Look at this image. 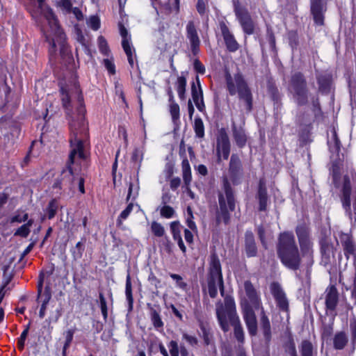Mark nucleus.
I'll return each instance as SVG.
<instances>
[{"label":"nucleus","instance_id":"54","mask_svg":"<svg viewBox=\"0 0 356 356\" xmlns=\"http://www.w3.org/2000/svg\"><path fill=\"white\" fill-rule=\"evenodd\" d=\"M350 330L351 332V341L353 346L356 344V318H353L350 323Z\"/></svg>","mask_w":356,"mask_h":356},{"label":"nucleus","instance_id":"20","mask_svg":"<svg viewBox=\"0 0 356 356\" xmlns=\"http://www.w3.org/2000/svg\"><path fill=\"white\" fill-rule=\"evenodd\" d=\"M311 11L313 15L314 22L318 25L323 24V6L321 0L311 1Z\"/></svg>","mask_w":356,"mask_h":356},{"label":"nucleus","instance_id":"8","mask_svg":"<svg viewBox=\"0 0 356 356\" xmlns=\"http://www.w3.org/2000/svg\"><path fill=\"white\" fill-rule=\"evenodd\" d=\"M227 88L230 95L238 94L240 99L245 102L246 109L250 111L252 106V99L250 90L241 74L232 76L226 74Z\"/></svg>","mask_w":356,"mask_h":356},{"label":"nucleus","instance_id":"18","mask_svg":"<svg viewBox=\"0 0 356 356\" xmlns=\"http://www.w3.org/2000/svg\"><path fill=\"white\" fill-rule=\"evenodd\" d=\"M270 289L280 309L283 311L287 310L288 301L280 286L277 283H273L271 284Z\"/></svg>","mask_w":356,"mask_h":356},{"label":"nucleus","instance_id":"7","mask_svg":"<svg viewBox=\"0 0 356 356\" xmlns=\"http://www.w3.org/2000/svg\"><path fill=\"white\" fill-rule=\"evenodd\" d=\"M219 209L216 213L217 223L223 221L228 223L230 218L229 211L235 209V201L232 189L227 178L223 179V192L218 193Z\"/></svg>","mask_w":356,"mask_h":356},{"label":"nucleus","instance_id":"27","mask_svg":"<svg viewBox=\"0 0 356 356\" xmlns=\"http://www.w3.org/2000/svg\"><path fill=\"white\" fill-rule=\"evenodd\" d=\"M33 224V220L29 219L25 224L17 229L14 233V236L26 238L31 232V227Z\"/></svg>","mask_w":356,"mask_h":356},{"label":"nucleus","instance_id":"44","mask_svg":"<svg viewBox=\"0 0 356 356\" xmlns=\"http://www.w3.org/2000/svg\"><path fill=\"white\" fill-rule=\"evenodd\" d=\"M152 232L156 236L161 237L165 233L164 227L156 222H153L151 225Z\"/></svg>","mask_w":356,"mask_h":356},{"label":"nucleus","instance_id":"60","mask_svg":"<svg viewBox=\"0 0 356 356\" xmlns=\"http://www.w3.org/2000/svg\"><path fill=\"white\" fill-rule=\"evenodd\" d=\"M182 337L192 346H194L197 343V339L194 336L189 335L184 332L183 333Z\"/></svg>","mask_w":356,"mask_h":356},{"label":"nucleus","instance_id":"15","mask_svg":"<svg viewBox=\"0 0 356 356\" xmlns=\"http://www.w3.org/2000/svg\"><path fill=\"white\" fill-rule=\"evenodd\" d=\"M229 175L231 181L234 184H238L242 175V165L238 156L232 154L230 159Z\"/></svg>","mask_w":356,"mask_h":356},{"label":"nucleus","instance_id":"37","mask_svg":"<svg viewBox=\"0 0 356 356\" xmlns=\"http://www.w3.org/2000/svg\"><path fill=\"white\" fill-rule=\"evenodd\" d=\"M194 130L198 138H203L204 136V127L201 118H197L194 120Z\"/></svg>","mask_w":356,"mask_h":356},{"label":"nucleus","instance_id":"14","mask_svg":"<svg viewBox=\"0 0 356 356\" xmlns=\"http://www.w3.org/2000/svg\"><path fill=\"white\" fill-rule=\"evenodd\" d=\"M216 152L218 159H227L230 152V143L226 133L221 132L217 138Z\"/></svg>","mask_w":356,"mask_h":356},{"label":"nucleus","instance_id":"31","mask_svg":"<svg viewBox=\"0 0 356 356\" xmlns=\"http://www.w3.org/2000/svg\"><path fill=\"white\" fill-rule=\"evenodd\" d=\"M126 298L129 303V309L131 310L133 307L134 299L132 296V289L130 275L128 274L126 279L125 287Z\"/></svg>","mask_w":356,"mask_h":356},{"label":"nucleus","instance_id":"52","mask_svg":"<svg viewBox=\"0 0 356 356\" xmlns=\"http://www.w3.org/2000/svg\"><path fill=\"white\" fill-rule=\"evenodd\" d=\"M318 83L319 84V89L321 90H325L329 86L330 79L327 76H318L317 77Z\"/></svg>","mask_w":356,"mask_h":356},{"label":"nucleus","instance_id":"19","mask_svg":"<svg viewBox=\"0 0 356 356\" xmlns=\"http://www.w3.org/2000/svg\"><path fill=\"white\" fill-rule=\"evenodd\" d=\"M340 242L343 248V251L347 259L350 256H355V246L351 236L348 234L341 233L339 236Z\"/></svg>","mask_w":356,"mask_h":356},{"label":"nucleus","instance_id":"40","mask_svg":"<svg viewBox=\"0 0 356 356\" xmlns=\"http://www.w3.org/2000/svg\"><path fill=\"white\" fill-rule=\"evenodd\" d=\"M301 356H312V344L308 341H303L300 346Z\"/></svg>","mask_w":356,"mask_h":356},{"label":"nucleus","instance_id":"45","mask_svg":"<svg viewBox=\"0 0 356 356\" xmlns=\"http://www.w3.org/2000/svg\"><path fill=\"white\" fill-rule=\"evenodd\" d=\"M151 319H152L154 326L156 328H159V327H163V323L160 317L159 314L156 310H153L151 312Z\"/></svg>","mask_w":356,"mask_h":356},{"label":"nucleus","instance_id":"62","mask_svg":"<svg viewBox=\"0 0 356 356\" xmlns=\"http://www.w3.org/2000/svg\"><path fill=\"white\" fill-rule=\"evenodd\" d=\"M197 10L200 15H204L206 12V3L204 0H198L197 2Z\"/></svg>","mask_w":356,"mask_h":356},{"label":"nucleus","instance_id":"28","mask_svg":"<svg viewBox=\"0 0 356 356\" xmlns=\"http://www.w3.org/2000/svg\"><path fill=\"white\" fill-rule=\"evenodd\" d=\"M258 199L259 202V210L265 211L267 207V191L265 188L262 186V182L260 181L259 188L258 191Z\"/></svg>","mask_w":356,"mask_h":356},{"label":"nucleus","instance_id":"64","mask_svg":"<svg viewBox=\"0 0 356 356\" xmlns=\"http://www.w3.org/2000/svg\"><path fill=\"white\" fill-rule=\"evenodd\" d=\"M286 352L290 356H298L296 346L293 341H290L286 349Z\"/></svg>","mask_w":356,"mask_h":356},{"label":"nucleus","instance_id":"17","mask_svg":"<svg viewBox=\"0 0 356 356\" xmlns=\"http://www.w3.org/2000/svg\"><path fill=\"white\" fill-rule=\"evenodd\" d=\"M350 193L351 188L349 178L348 176H344L341 201L343 208L346 209V211L348 213L349 218L352 220V213L350 212Z\"/></svg>","mask_w":356,"mask_h":356},{"label":"nucleus","instance_id":"2","mask_svg":"<svg viewBox=\"0 0 356 356\" xmlns=\"http://www.w3.org/2000/svg\"><path fill=\"white\" fill-rule=\"evenodd\" d=\"M35 6L36 10L31 13L33 17L37 21L44 18L47 25L42 27V31L49 44V54L52 58L59 49L63 58H72V55L66 43V37L60 27L57 19L52 10L46 6L44 0H31Z\"/></svg>","mask_w":356,"mask_h":356},{"label":"nucleus","instance_id":"33","mask_svg":"<svg viewBox=\"0 0 356 356\" xmlns=\"http://www.w3.org/2000/svg\"><path fill=\"white\" fill-rule=\"evenodd\" d=\"M196 82L197 86L195 83H193L191 86V94L193 100H195L196 99L200 98V97L203 96L202 90L200 85V78L198 76H196Z\"/></svg>","mask_w":356,"mask_h":356},{"label":"nucleus","instance_id":"34","mask_svg":"<svg viewBox=\"0 0 356 356\" xmlns=\"http://www.w3.org/2000/svg\"><path fill=\"white\" fill-rule=\"evenodd\" d=\"M59 208V204L57 200H52L49 202L47 209L46 213L49 219H52Z\"/></svg>","mask_w":356,"mask_h":356},{"label":"nucleus","instance_id":"42","mask_svg":"<svg viewBox=\"0 0 356 356\" xmlns=\"http://www.w3.org/2000/svg\"><path fill=\"white\" fill-rule=\"evenodd\" d=\"M87 25L92 30L97 31L100 27V19L96 15L90 16L86 21Z\"/></svg>","mask_w":356,"mask_h":356},{"label":"nucleus","instance_id":"55","mask_svg":"<svg viewBox=\"0 0 356 356\" xmlns=\"http://www.w3.org/2000/svg\"><path fill=\"white\" fill-rule=\"evenodd\" d=\"M99 303L102 314L104 318L106 319L107 317V306L106 299L102 293H99Z\"/></svg>","mask_w":356,"mask_h":356},{"label":"nucleus","instance_id":"4","mask_svg":"<svg viewBox=\"0 0 356 356\" xmlns=\"http://www.w3.org/2000/svg\"><path fill=\"white\" fill-rule=\"evenodd\" d=\"M224 302V305L221 302L216 305V315L220 327L224 332H227L231 325L234 327L236 339L239 342H243L244 333L239 318L236 314L234 300L231 296H226Z\"/></svg>","mask_w":356,"mask_h":356},{"label":"nucleus","instance_id":"47","mask_svg":"<svg viewBox=\"0 0 356 356\" xmlns=\"http://www.w3.org/2000/svg\"><path fill=\"white\" fill-rule=\"evenodd\" d=\"M138 190L139 186L138 183H130L129 186L127 200H129V198L134 199L138 195Z\"/></svg>","mask_w":356,"mask_h":356},{"label":"nucleus","instance_id":"11","mask_svg":"<svg viewBox=\"0 0 356 356\" xmlns=\"http://www.w3.org/2000/svg\"><path fill=\"white\" fill-rule=\"evenodd\" d=\"M234 13L243 31L248 35L254 33L255 24L248 11L241 6L238 0H234Z\"/></svg>","mask_w":356,"mask_h":356},{"label":"nucleus","instance_id":"59","mask_svg":"<svg viewBox=\"0 0 356 356\" xmlns=\"http://www.w3.org/2000/svg\"><path fill=\"white\" fill-rule=\"evenodd\" d=\"M104 64L106 70L108 71V72L111 74H115V65L111 60L106 58L104 60Z\"/></svg>","mask_w":356,"mask_h":356},{"label":"nucleus","instance_id":"16","mask_svg":"<svg viewBox=\"0 0 356 356\" xmlns=\"http://www.w3.org/2000/svg\"><path fill=\"white\" fill-rule=\"evenodd\" d=\"M220 29L227 49L232 52L237 51L239 44L227 26L224 22H221L220 24Z\"/></svg>","mask_w":356,"mask_h":356},{"label":"nucleus","instance_id":"10","mask_svg":"<svg viewBox=\"0 0 356 356\" xmlns=\"http://www.w3.org/2000/svg\"><path fill=\"white\" fill-rule=\"evenodd\" d=\"M296 234L300 246L302 258L306 260L308 266H311L313 263V250L308 229L305 226H298L296 228Z\"/></svg>","mask_w":356,"mask_h":356},{"label":"nucleus","instance_id":"12","mask_svg":"<svg viewBox=\"0 0 356 356\" xmlns=\"http://www.w3.org/2000/svg\"><path fill=\"white\" fill-rule=\"evenodd\" d=\"M120 33L122 38V46L127 56L128 62L131 67L134 65V49L131 42V35L129 34L126 28L122 25L120 26Z\"/></svg>","mask_w":356,"mask_h":356},{"label":"nucleus","instance_id":"25","mask_svg":"<svg viewBox=\"0 0 356 356\" xmlns=\"http://www.w3.org/2000/svg\"><path fill=\"white\" fill-rule=\"evenodd\" d=\"M233 135L236 145L239 147H243L245 145L247 141V136L245 131L242 128L233 127Z\"/></svg>","mask_w":356,"mask_h":356},{"label":"nucleus","instance_id":"29","mask_svg":"<svg viewBox=\"0 0 356 356\" xmlns=\"http://www.w3.org/2000/svg\"><path fill=\"white\" fill-rule=\"evenodd\" d=\"M134 208V204L130 203L127 205V207L120 213L119 215L117 221L116 225L120 229H124L123 221L125 220L130 213L132 212Z\"/></svg>","mask_w":356,"mask_h":356},{"label":"nucleus","instance_id":"38","mask_svg":"<svg viewBox=\"0 0 356 356\" xmlns=\"http://www.w3.org/2000/svg\"><path fill=\"white\" fill-rule=\"evenodd\" d=\"M153 7L158 12V9L171 10L170 0H150Z\"/></svg>","mask_w":356,"mask_h":356},{"label":"nucleus","instance_id":"3","mask_svg":"<svg viewBox=\"0 0 356 356\" xmlns=\"http://www.w3.org/2000/svg\"><path fill=\"white\" fill-rule=\"evenodd\" d=\"M244 288L247 298L242 300L241 305L244 321L248 327L249 334L254 336L257 332V323L254 309H261V325L264 335L267 340L270 338V324L267 316L264 313L260 298L252 283L245 281Z\"/></svg>","mask_w":356,"mask_h":356},{"label":"nucleus","instance_id":"46","mask_svg":"<svg viewBox=\"0 0 356 356\" xmlns=\"http://www.w3.org/2000/svg\"><path fill=\"white\" fill-rule=\"evenodd\" d=\"M61 308H56L54 311L51 312L47 321H48L49 324L52 323H56L58 321L59 318L61 316Z\"/></svg>","mask_w":356,"mask_h":356},{"label":"nucleus","instance_id":"36","mask_svg":"<svg viewBox=\"0 0 356 356\" xmlns=\"http://www.w3.org/2000/svg\"><path fill=\"white\" fill-rule=\"evenodd\" d=\"M29 220V214L24 211H16L10 218V222L22 223Z\"/></svg>","mask_w":356,"mask_h":356},{"label":"nucleus","instance_id":"41","mask_svg":"<svg viewBox=\"0 0 356 356\" xmlns=\"http://www.w3.org/2000/svg\"><path fill=\"white\" fill-rule=\"evenodd\" d=\"M97 42L99 51L105 56H108L110 49L106 39L103 36H99Z\"/></svg>","mask_w":356,"mask_h":356},{"label":"nucleus","instance_id":"48","mask_svg":"<svg viewBox=\"0 0 356 356\" xmlns=\"http://www.w3.org/2000/svg\"><path fill=\"white\" fill-rule=\"evenodd\" d=\"M73 335H74V332L72 330H67L65 333V344H64V346H63V356H65L66 350L67 349V348L69 347L70 343L72 341Z\"/></svg>","mask_w":356,"mask_h":356},{"label":"nucleus","instance_id":"63","mask_svg":"<svg viewBox=\"0 0 356 356\" xmlns=\"http://www.w3.org/2000/svg\"><path fill=\"white\" fill-rule=\"evenodd\" d=\"M193 102H194L197 108L200 112H203L204 108H205V106H204V99H203V96L200 97L198 99H196L193 100Z\"/></svg>","mask_w":356,"mask_h":356},{"label":"nucleus","instance_id":"30","mask_svg":"<svg viewBox=\"0 0 356 356\" xmlns=\"http://www.w3.org/2000/svg\"><path fill=\"white\" fill-rule=\"evenodd\" d=\"M183 179L185 185H190L192 180L191 166L187 159H184L181 163Z\"/></svg>","mask_w":356,"mask_h":356},{"label":"nucleus","instance_id":"50","mask_svg":"<svg viewBox=\"0 0 356 356\" xmlns=\"http://www.w3.org/2000/svg\"><path fill=\"white\" fill-rule=\"evenodd\" d=\"M168 348L171 356H179V350L178 343L175 341H171L168 344Z\"/></svg>","mask_w":356,"mask_h":356},{"label":"nucleus","instance_id":"56","mask_svg":"<svg viewBox=\"0 0 356 356\" xmlns=\"http://www.w3.org/2000/svg\"><path fill=\"white\" fill-rule=\"evenodd\" d=\"M29 332V326L22 332L19 339H18L17 346L21 350L24 348L25 340Z\"/></svg>","mask_w":356,"mask_h":356},{"label":"nucleus","instance_id":"21","mask_svg":"<svg viewBox=\"0 0 356 356\" xmlns=\"http://www.w3.org/2000/svg\"><path fill=\"white\" fill-rule=\"evenodd\" d=\"M38 298H42V302L39 312V316L40 318H43L46 314V309L47 305L51 298V293L48 290H45V291L42 294V281L40 280L38 283Z\"/></svg>","mask_w":356,"mask_h":356},{"label":"nucleus","instance_id":"22","mask_svg":"<svg viewBox=\"0 0 356 356\" xmlns=\"http://www.w3.org/2000/svg\"><path fill=\"white\" fill-rule=\"evenodd\" d=\"M327 145L330 151L332 154H339L341 143L338 138L337 130L334 127H332L327 134Z\"/></svg>","mask_w":356,"mask_h":356},{"label":"nucleus","instance_id":"43","mask_svg":"<svg viewBox=\"0 0 356 356\" xmlns=\"http://www.w3.org/2000/svg\"><path fill=\"white\" fill-rule=\"evenodd\" d=\"M187 218H186V224L188 227L190 228L192 231H196L197 230V226L195 225V222L193 221V214L192 211V209L191 207H187Z\"/></svg>","mask_w":356,"mask_h":356},{"label":"nucleus","instance_id":"35","mask_svg":"<svg viewBox=\"0 0 356 356\" xmlns=\"http://www.w3.org/2000/svg\"><path fill=\"white\" fill-rule=\"evenodd\" d=\"M169 111L172 117V122L176 123L179 120V106L175 102H169Z\"/></svg>","mask_w":356,"mask_h":356},{"label":"nucleus","instance_id":"26","mask_svg":"<svg viewBox=\"0 0 356 356\" xmlns=\"http://www.w3.org/2000/svg\"><path fill=\"white\" fill-rule=\"evenodd\" d=\"M348 342V337L345 332H337L333 339L334 347L336 349H343Z\"/></svg>","mask_w":356,"mask_h":356},{"label":"nucleus","instance_id":"23","mask_svg":"<svg viewBox=\"0 0 356 356\" xmlns=\"http://www.w3.org/2000/svg\"><path fill=\"white\" fill-rule=\"evenodd\" d=\"M338 301V293L334 286H329L326 290L325 304L327 309L334 310Z\"/></svg>","mask_w":356,"mask_h":356},{"label":"nucleus","instance_id":"13","mask_svg":"<svg viewBox=\"0 0 356 356\" xmlns=\"http://www.w3.org/2000/svg\"><path fill=\"white\" fill-rule=\"evenodd\" d=\"M186 38L188 40L192 53L197 55L199 52L200 40L197 28L193 21H189L186 26Z\"/></svg>","mask_w":356,"mask_h":356},{"label":"nucleus","instance_id":"51","mask_svg":"<svg viewBox=\"0 0 356 356\" xmlns=\"http://www.w3.org/2000/svg\"><path fill=\"white\" fill-rule=\"evenodd\" d=\"M175 214V210L170 206H164L161 209V215L166 218H172Z\"/></svg>","mask_w":356,"mask_h":356},{"label":"nucleus","instance_id":"24","mask_svg":"<svg viewBox=\"0 0 356 356\" xmlns=\"http://www.w3.org/2000/svg\"><path fill=\"white\" fill-rule=\"evenodd\" d=\"M245 250L248 257H254L256 255L257 247L253 234L251 232H247L245 233Z\"/></svg>","mask_w":356,"mask_h":356},{"label":"nucleus","instance_id":"1","mask_svg":"<svg viewBox=\"0 0 356 356\" xmlns=\"http://www.w3.org/2000/svg\"><path fill=\"white\" fill-rule=\"evenodd\" d=\"M60 92L63 105L70 118L71 151L68 167L62 171L59 184L60 187L67 185H70L72 188L78 187L79 191L83 194L84 178L82 175L76 174V167L85 161L89 145L83 97L75 81L70 85L61 86Z\"/></svg>","mask_w":356,"mask_h":356},{"label":"nucleus","instance_id":"39","mask_svg":"<svg viewBox=\"0 0 356 356\" xmlns=\"http://www.w3.org/2000/svg\"><path fill=\"white\" fill-rule=\"evenodd\" d=\"M182 227L179 221H173L170 223V230L174 240L181 237Z\"/></svg>","mask_w":356,"mask_h":356},{"label":"nucleus","instance_id":"9","mask_svg":"<svg viewBox=\"0 0 356 356\" xmlns=\"http://www.w3.org/2000/svg\"><path fill=\"white\" fill-rule=\"evenodd\" d=\"M218 288L223 296L224 285L221 264L217 254L213 253L210 257L208 279L209 293L211 298H215L217 296Z\"/></svg>","mask_w":356,"mask_h":356},{"label":"nucleus","instance_id":"57","mask_svg":"<svg viewBox=\"0 0 356 356\" xmlns=\"http://www.w3.org/2000/svg\"><path fill=\"white\" fill-rule=\"evenodd\" d=\"M170 277L176 281L177 286L180 289H184L186 286V284L183 282L182 277L177 274H171Z\"/></svg>","mask_w":356,"mask_h":356},{"label":"nucleus","instance_id":"32","mask_svg":"<svg viewBox=\"0 0 356 356\" xmlns=\"http://www.w3.org/2000/svg\"><path fill=\"white\" fill-rule=\"evenodd\" d=\"M186 80L184 76H179L177 80L176 87L179 97L181 99H185Z\"/></svg>","mask_w":356,"mask_h":356},{"label":"nucleus","instance_id":"58","mask_svg":"<svg viewBox=\"0 0 356 356\" xmlns=\"http://www.w3.org/2000/svg\"><path fill=\"white\" fill-rule=\"evenodd\" d=\"M194 70L199 74H204L205 73V67L197 59H195L193 63Z\"/></svg>","mask_w":356,"mask_h":356},{"label":"nucleus","instance_id":"5","mask_svg":"<svg viewBox=\"0 0 356 356\" xmlns=\"http://www.w3.org/2000/svg\"><path fill=\"white\" fill-rule=\"evenodd\" d=\"M277 254L282 263L288 268L297 270L300 265L301 257L295 237L291 232L280 234L277 245Z\"/></svg>","mask_w":356,"mask_h":356},{"label":"nucleus","instance_id":"61","mask_svg":"<svg viewBox=\"0 0 356 356\" xmlns=\"http://www.w3.org/2000/svg\"><path fill=\"white\" fill-rule=\"evenodd\" d=\"M58 4L67 12H70L72 8V4L70 0H60Z\"/></svg>","mask_w":356,"mask_h":356},{"label":"nucleus","instance_id":"49","mask_svg":"<svg viewBox=\"0 0 356 356\" xmlns=\"http://www.w3.org/2000/svg\"><path fill=\"white\" fill-rule=\"evenodd\" d=\"M84 251V247L81 241H79L75 246V250L72 252L73 257L75 259L81 258Z\"/></svg>","mask_w":356,"mask_h":356},{"label":"nucleus","instance_id":"53","mask_svg":"<svg viewBox=\"0 0 356 356\" xmlns=\"http://www.w3.org/2000/svg\"><path fill=\"white\" fill-rule=\"evenodd\" d=\"M143 159V149L136 148L133 152L132 160L136 163H140Z\"/></svg>","mask_w":356,"mask_h":356},{"label":"nucleus","instance_id":"6","mask_svg":"<svg viewBox=\"0 0 356 356\" xmlns=\"http://www.w3.org/2000/svg\"><path fill=\"white\" fill-rule=\"evenodd\" d=\"M289 91L293 95L295 102L299 106L311 103L314 112L319 109L318 97L308 92L306 81L301 73H295L291 80Z\"/></svg>","mask_w":356,"mask_h":356}]
</instances>
